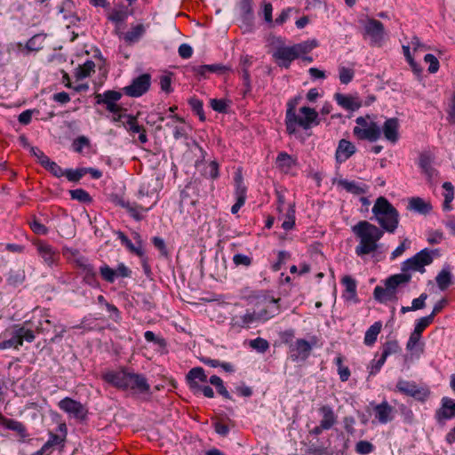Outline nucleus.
Returning a JSON list of instances; mask_svg holds the SVG:
<instances>
[{
    "label": "nucleus",
    "mask_w": 455,
    "mask_h": 455,
    "mask_svg": "<svg viewBox=\"0 0 455 455\" xmlns=\"http://www.w3.org/2000/svg\"><path fill=\"white\" fill-rule=\"evenodd\" d=\"M301 100V96H296L287 102V109L285 113V127L288 134L292 135L297 132V126H300L304 130L310 129L313 125L319 124L318 113L312 108L301 107L299 113L303 116L296 114V107Z\"/></svg>",
    "instance_id": "1"
},
{
    "label": "nucleus",
    "mask_w": 455,
    "mask_h": 455,
    "mask_svg": "<svg viewBox=\"0 0 455 455\" xmlns=\"http://www.w3.org/2000/svg\"><path fill=\"white\" fill-rule=\"evenodd\" d=\"M371 212L384 230L388 233L395 231L399 224V212L386 197L376 199Z\"/></svg>",
    "instance_id": "2"
},
{
    "label": "nucleus",
    "mask_w": 455,
    "mask_h": 455,
    "mask_svg": "<svg viewBox=\"0 0 455 455\" xmlns=\"http://www.w3.org/2000/svg\"><path fill=\"white\" fill-rule=\"evenodd\" d=\"M411 276L405 274L395 275L386 282V286H376L374 297L381 303L391 301L395 298L396 288L401 283H408Z\"/></svg>",
    "instance_id": "3"
},
{
    "label": "nucleus",
    "mask_w": 455,
    "mask_h": 455,
    "mask_svg": "<svg viewBox=\"0 0 455 455\" xmlns=\"http://www.w3.org/2000/svg\"><path fill=\"white\" fill-rule=\"evenodd\" d=\"M437 250L423 249L416 253L413 257L406 259L403 263V271H418L425 272V267L433 262L434 257L438 256Z\"/></svg>",
    "instance_id": "4"
},
{
    "label": "nucleus",
    "mask_w": 455,
    "mask_h": 455,
    "mask_svg": "<svg viewBox=\"0 0 455 455\" xmlns=\"http://www.w3.org/2000/svg\"><path fill=\"white\" fill-rule=\"evenodd\" d=\"M352 232L360 241L359 245L355 248V253L358 256L370 253V222L366 220L359 221L352 227Z\"/></svg>",
    "instance_id": "5"
},
{
    "label": "nucleus",
    "mask_w": 455,
    "mask_h": 455,
    "mask_svg": "<svg viewBox=\"0 0 455 455\" xmlns=\"http://www.w3.org/2000/svg\"><path fill=\"white\" fill-rule=\"evenodd\" d=\"M123 94L120 92L108 90L103 93H95L94 99L97 105H104L106 109L114 115L120 113L122 108L117 104Z\"/></svg>",
    "instance_id": "6"
},
{
    "label": "nucleus",
    "mask_w": 455,
    "mask_h": 455,
    "mask_svg": "<svg viewBox=\"0 0 455 455\" xmlns=\"http://www.w3.org/2000/svg\"><path fill=\"white\" fill-rule=\"evenodd\" d=\"M58 405L61 411L72 415L80 422H84L87 419L88 410L83 403L76 400L65 397L59 402Z\"/></svg>",
    "instance_id": "7"
},
{
    "label": "nucleus",
    "mask_w": 455,
    "mask_h": 455,
    "mask_svg": "<svg viewBox=\"0 0 455 455\" xmlns=\"http://www.w3.org/2000/svg\"><path fill=\"white\" fill-rule=\"evenodd\" d=\"M151 76L142 74L134 78L130 85L123 88L124 93L129 97L138 98L145 94L150 88Z\"/></svg>",
    "instance_id": "8"
},
{
    "label": "nucleus",
    "mask_w": 455,
    "mask_h": 455,
    "mask_svg": "<svg viewBox=\"0 0 455 455\" xmlns=\"http://www.w3.org/2000/svg\"><path fill=\"white\" fill-rule=\"evenodd\" d=\"M34 245L36 248L38 255L47 266L53 267L57 265L60 259V252L57 249L41 240L34 242Z\"/></svg>",
    "instance_id": "9"
},
{
    "label": "nucleus",
    "mask_w": 455,
    "mask_h": 455,
    "mask_svg": "<svg viewBox=\"0 0 455 455\" xmlns=\"http://www.w3.org/2000/svg\"><path fill=\"white\" fill-rule=\"evenodd\" d=\"M399 344L396 340H388L385 342L381 347L380 355H375V364L371 365V375L379 372L385 363L387 356L395 354L399 351Z\"/></svg>",
    "instance_id": "10"
},
{
    "label": "nucleus",
    "mask_w": 455,
    "mask_h": 455,
    "mask_svg": "<svg viewBox=\"0 0 455 455\" xmlns=\"http://www.w3.org/2000/svg\"><path fill=\"white\" fill-rule=\"evenodd\" d=\"M279 300L280 299L264 297L261 300L263 307L257 311L258 319L265 322L277 315L280 312Z\"/></svg>",
    "instance_id": "11"
},
{
    "label": "nucleus",
    "mask_w": 455,
    "mask_h": 455,
    "mask_svg": "<svg viewBox=\"0 0 455 455\" xmlns=\"http://www.w3.org/2000/svg\"><path fill=\"white\" fill-rule=\"evenodd\" d=\"M157 199L158 198L155 196L148 206H145L143 204H138L136 202L131 203L124 200H121L119 204L128 212L131 217L139 221L144 218L141 212H148L150 209H152L153 206L156 205Z\"/></svg>",
    "instance_id": "12"
},
{
    "label": "nucleus",
    "mask_w": 455,
    "mask_h": 455,
    "mask_svg": "<svg viewBox=\"0 0 455 455\" xmlns=\"http://www.w3.org/2000/svg\"><path fill=\"white\" fill-rule=\"evenodd\" d=\"M312 345L304 339H298L294 344L290 345L291 359L293 362L305 361L310 355Z\"/></svg>",
    "instance_id": "13"
},
{
    "label": "nucleus",
    "mask_w": 455,
    "mask_h": 455,
    "mask_svg": "<svg viewBox=\"0 0 455 455\" xmlns=\"http://www.w3.org/2000/svg\"><path fill=\"white\" fill-rule=\"evenodd\" d=\"M396 387L400 392L411 395L419 401H424L428 396L427 390L419 388L413 382L400 380L397 383Z\"/></svg>",
    "instance_id": "14"
},
{
    "label": "nucleus",
    "mask_w": 455,
    "mask_h": 455,
    "mask_svg": "<svg viewBox=\"0 0 455 455\" xmlns=\"http://www.w3.org/2000/svg\"><path fill=\"white\" fill-rule=\"evenodd\" d=\"M388 39L385 25L375 19H371V46H382Z\"/></svg>",
    "instance_id": "15"
},
{
    "label": "nucleus",
    "mask_w": 455,
    "mask_h": 455,
    "mask_svg": "<svg viewBox=\"0 0 455 455\" xmlns=\"http://www.w3.org/2000/svg\"><path fill=\"white\" fill-rule=\"evenodd\" d=\"M273 57L278 60V65L288 68L291 62L297 59L296 52L292 46H281L278 47L273 53Z\"/></svg>",
    "instance_id": "16"
},
{
    "label": "nucleus",
    "mask_w": 455,
    "mask_h": 455,
    "mask_svg": "<svg viewBox=\"0 0 455 455\" xmlns=\"http://www.w3.org/2000/svg\"><path fill=\"white\" fill-rule=\"evenodd\" d=\"M129 372L121 370V371H112L105 373L103 375V379L111 384L112 386L120 388V389H127V379H128Z\"/></svg>",
    "instance_id": "17"
},
{
    "label": "nucleus",
    "mask_w": 455,
    "mask_h": 455,
    "mask_svg": "<svg viewBox=\"0 0 455 455\" xmlns=\"http://www.w3.org/2000/svg\"><path fill=\"white\" fill-rule=\"evenodd\" d=\"M127 389L131 388L140 394L149 392L150 386L142 374L129 372L127 379Z\"/></svg>",
    "instance_id": "18"
},
{
    "label": "nucleus",
    "mask_w": 455,
    "mask_h": 455,
    "mask_svg": "<svg viewBox=\"0 0 455 455\" xmlns=\"http://www.w3.org/2000/svg\"><path fill=\"white\" fill-rule=\"evenodd\" d=\"M355 153V147L348 140L342 139L339 141L335 153L336 162L342 164Z\"/></svg>",
    "instance_id": "19"
},
{
    "label": "nucleus",
    "mask_w": 455,
    "mask_h": 455,
    "mask_svg": "<svg viewBox=\"0 0 455 455\" xmlns=\"http://www.w3.org/2000/svg\"><path fill=\"white\" fill-rule=\"evenodd\" d=\"M228 71V68L222 64H212V65H201V66H194L192 67V72L199 76V78H207V74L209 73H216V74H225Z\"/></svg>",
    "instance_id": "20"
},
{
    "label": "nucleus",
    "mask_w": 455,
    "mask_h": 455,
    "mask_svg": "<svg viewBox=\"0 0 455 455\" xmlns=\"http://www.w3.org/2000/svg\"><path fill=\"white\" fill-rule=\"evenodd\" d=\"M186 380L192 390L194 388H200L199 382L205 383L208 381L207 375L202 367L192 368L186 375Z\"/></svg>",
    "instance_id": "21"
},
{
    "label": "nucleus",
    "mask_w": 455,
    "mask_h": 455,
    "mask_svg": "<svg viewBox=\"0 0 455 455\" xmlns=\"http://www.w3.org/2000/svg\"><path fill=\"white\" fill-rule=\"evenodd\" d=\"M419 166L429 182H433L437 176L436 170L433 167V158L427 153L419 156Z\"/></svg>",
    "instance_id": "22"
},
{
    "label": "nucleus",
    "mask_w": 455,
    "mask_h": 455,
    "mask_svg": "<svg viewBox=\"0 0 455 455\" xmlns=\"http://www.w3.org/2000/svg\"><path fill=\"white\" fill-rule=\"evenodd\" d=\"M407 209L421 215H427L431 212L433 206L430 201L419 196H413L409 199Z\"/></svg>",
    "instance_id": "23"
},
{
    "label": "nucleus",
    "mask_w": 455,
    "mask_h": 455,
    "mask_svg": "<svg viewBox=\"0 0 455 455\" xmlns=\"http://www.w3.org/2000/svg\"><path fill=\"white\" fill-rule=\"evenodd\" d=\"M374 412L376 419L381 424H386L394 418V409L386 402L377 405Z\"/></svg>",
    "instance_id": "24"
},
{
    "label": "nucleus",
    "mask_w": 455,
    "mask_h": 455,
    "mask_svg": "<svg viewBox=\"0 0 455 455\" xmlns=\"http://www.w3.org/2000/svg\"><path fill=\"white\" fill-rule=\"evenodd\" d=\"M399 124L397 119L389 118L384 123L383 133L385 138L391 143H395L399 139Z\"/></svg>",
    "instance_id": "25"
},
{
    "label": "nucleus",
    "mask_w": 455,
    "mask_h": 455,
    "mask_svg": "<svg viewBox=\"0 0 455 455\" xmlns=\"http://www.w3.org/2000/svg\"><path fill=\"white\" fill-rule=\"evenodd\" d=\"M452 399L443 397L442 399V407L435 412V419L439 423H444L445 420L453 418Z\"/></svg>",
    "instance_id": "26"
},
{
    "label": "nucleus",
    "mask_w": 455,
    "mask_h": 455,
    "mask_svg": "<svg viewBox=\"0 0 455 455\" xmlns=\"http://www.w3.org/2000/svg\"><path fill=\"white\" fill-rule=\"evenodd\" d=\"M337 103L346 110L355 111L361 107V102L350 95H345L339 92L334 94Z\"/></svg>",
    "instance_id": "27"
},
{
    "label": "nucleus",
    "mask_w": 455,
    "mask_h": 455,
    "mask_svg": "<svg viewBox=\"0 0 455 455\" xmlns=\"http://www.w3.org/2000/svg\"><path fill=\"white\" fill-rule=\"evenodd\" d=\"M323 419L320 421L321 427L325 429H331L337 422L336 416L332 409L329 405H323L319 409Z\"/></svg>",
    "instance_id": "28"
},
{
    "label": "nucleus",
    "mask_w": 455,
    "mask_h": 455,
    "mask_svg": "<svg viewBox=\"0 0 455 455\" xmlns=\"http://www.w3.org/2000/svg\"><path fill=\"white\" fill-rule=\"evenodd\" d=\"M356 126L354 128V135L359 140H370V124L363 116L356 118Z\"/></svg>",
    "instance_id": "29"
},
{
    "label": "nucleus",
    "mask_w": 455,
    "mask_h": 455,
    "mask_svg": "<svg viewBox=\"0 0 455 455\" xmlns=\"http://www.w3.org/2000/svg\"><path fill=\"white\" fill-rule=\"evenodd\" d=\"M451 268L445 265L435 277L436 283L440 290H446L451 283Z\"/></svg>",
    "instance_id": "30"
},
{
    "label": "nucleus",
    "mask_w": 455,
    "mask_h": 455,
    "mask_svg": "<svg viewBox=\"0 0 455 455\" xmlns=\"http://www.w3.org/2000/svg\"><path fill=\"white\" fill-rule=\"evenodd\" d=\"M276 164L278 168L287 172L290 169L297 164V160L286 152H281L276 157Z\"/></svg>",
    "instance_id": "31"
},
{
    "label": "nucleus",
    "mask_w": 455,
    "mask_h": 455,
    "mask_svg": "<svg viewBox=\"0 0 455 455\" xmlns=\"http://www.w3.org/2000/svg\"><path fill=\"white\" fill-rule=\"evenodd\" d=\"M443 196L444 198L443 203V210L445 212H450L453 209L451 206V202L454 199V187L451 182L446 181L443 184Z\"/></svg>",
    "instance_id": "32"
},
{
    "label": "nucleus",
    "mask_w": 455,
    "mask_h": 455,
    "mask_svg": "<svg viewBox=\"0 0 455 455\" xmlns=\"http://www.w3.org/2000/svg\"><path fill=\"white\" fill-rule=\"evenodd\" d=\"M338 185L344 188L347 192L354 195H362L366 192L367 186L361 187L355 181H349L347 180H338Z\"/></svg>",
    "instance_id": "33"
},
{
    "label": "nucleus",
    "mask_w": 455,
    "mask_h": 455,
    "mask_svg": "<svg viewBox=\"0 0 455 455\" xmlns=\"http://www.w3.org/2000/svg\"><path fill=\"white\" fill-rule=\"evenodd\" d=\"M81 272L84 275L83 279L85 283L92 288H98L100 286L95 268L92 264L90 266H84V269Z\"/></svg>",
    "instance_id": "34"
},
{
    "label": "nucleus",
    "mask_w": 455,
    "mask_h": 455,
    "mask_svg": "<svg viewBox=\"0 0 455 455\" xmlns=\"http://www.w3.org/2000/svg\"><path fill=\"white\" fill-rule=\"evenodd\" d=\"M95 63L92 60H87L83 65L76 68L75 76L77 80H82L91 76L94 72Z\"/></svg>",
    "instance_id": "35"
},
{
    "label": "nucleus",
    "mask_w": 455,
    "mask_h": 455,
    "mask_svg": "<svg viewBox=\"0 0 455 455\" xmlns=\"http://www.w3.org/2000/svg\"><path fill=\"white\" fill-rule=\"evenodd\" d=\"M342 284L345 286L344 297L347 299H352L356 296V283L355 281L349 275H345L341 280Z\"/></svg>",
    "instance_id": "36"
},
{
    "label": "nucleus",
    "mask_w": 455,
    "mask_h": 455,
    "mask_svg": "<svg viewBox=\"0 0 455 455\" xmlns=\"http://www.w3.org/2000/svg\"><path fill=\"white\" fill-rule=\"evenodd\" d=\"M3 420L4 421V427H5L7 429L16 432L21 438L28 436L26 427L21 422L12 419Z\"/></svg>",
    "instance_id": "37"
},
{
    "label": "nucleus",
    "mask_w": 455,
    "mask_h": 455,
    "mask_svg": "<svg viewBox=\"0 0 455 455\" xmlns=\"http://www.w3.org/2000/svg\"><path fill=\"white\" fill-rule=\"evenodd\" d=\"M20 346H22V340H20V336L17 331L16 326H14L11 338L0 343V349L10 347L19 348Z\"/></svg>",
    "instance_id": "38"
},
{
    "label": "nucleus",
    "mask_w": 455,
    "mask_h": 455,
    "mask_svg": "<svg viewBox=\"0 0 455 455\" xmlns=\"http://www.w3.org/2000/svg\"><path fill=\"white\" fill-rule=\"evenodd\" d=\"M284 218L282 228L284 230H291L293 228L295 225V204H290L289 208L284 214H283Z\"/></svg>",
    "instance_id": "39"
},
{
    "label": "nucleus",
    "mask_w": 455,
    "mask_h": 455,
    "mask_svg": "<svg viewBox=\"0 0 455 455\" xmlns=\"http://www.w3.org/2000/svg\"><path fill=\"white\" fill-rule=\"evenodd\" d=\"M155 196L157 197V195L153 191L150 192L145 185L140 186L137 194L139 204H143L145 206H148Z\"/></svg>",
    "instance_id": "40"
},
{
    "label": "nucleus",
    "mask_w": 455,
    "mask_h": 455,
    "mask_svg": "<svg viewBox=\"0 0 455 455\" xmlns=\"http://www.w3.org/2000/svg\"><path fill=\"white\" fill-rule=\"evenodd\" d=\"M315 40L305 41L297 44L292 45L294 52H296L297 59L303 54L308 53L314 48L317 46Z\"/></svg>",
    "instance_id": "41"
},
{
    "label": "nucleus",
    "mask_w": 455,
    "mask_h": 455,
    "mask_svg": "<svg viewBox=\"0 0 455 455\" xmlns=\"http://www.w3.org/2000/svg\"><path fill=\"white\" fill-rule=\"evenodd\" d=\"M411 45H403V54H404V57L406 59V60L408 61L410 67L411 68L413 73L419 76L422 73V68L419 64H418L414 59L412 58L411 54Z\"/></svg>",
    "instance_id": "42"
},
{
    "label": "nucleus",
    "mask_w": 455,
    "mask_h": 455,
    "mask_svg": "<svg viewBox=\"0 0 455 455\" xmlns=\"http://www.w3.org/2000/svg\"><path fill=\"white\" fill-rule=\"evenodd\" d=\"M421 334L412 331L406 343V349L410 352H415L418 349L422 351L423 343L420 341Z\"/></svg>",
    "instance_id": "43"
},
{
    "label": "nucleus",
    "mask_w": 455,
    "mask_h": 455,
    "mask_svg": "<svg viewBox=\"0 0 455 455\" xmlns=\"http://www.w3.org/2000/svg\"><path fill=\"white\" fill-rule=\"evenodd\" d=\"M257 321H259V319H258L256 311L247 312L235 322V325H237L241 328H248L251 323Z\"/></svg>",
    "instance_id": "44"
},
{
    "label": "nucleus",
    "mask_w": 455,
    "mask_h": 455,
    "mask_svg": "<svg viewBox=\"0 0 455 455\" xmlns=\"http://www.w3.org/2000/svg\"><path fill=\"white\" fill-rule=\"evenodd\" d=\"M126 118V122L124 126L126 129L132 133H140L145 131L144 126L140 125L137 120V117L132 115L124 116Z\"/></svg>",
    "instance_id": "45"
},
{
    "label": "nucleus",
    "mask_w": 455,
    "mask_h": 455,
    "mask_svg": "<svg viewBox=\"0 0 455 455\" xmlns=\"http://www.w3.org/2000/svg\"><path fill=\"white\" fill-rule=\"evenodd\" d=\"M69 194L73 200H76L83 204H90L92 201L90 194L83 188L69 190Z\"/></svg>",
    "instance_id": "46"
},
{
    "label": "nucleus",
    "mask_w": 455,
    "mask_h": 455,
    "mask_svg": "<svg viewBox=\"0 0 455 455\" xmlns=\"http://www.w3.org/2000/svg\"><path fill=\"white\" fill-rule=\"evenodd\" d=\"M344 358L341 355H339L335 358V364L338 368V373L341 381H347L350 377V370L347 366L343 364Z\"/></svg>",
    "instance_id": "47"
},
{
    "label": "nucleus",
    "mask_w": 455,
    "mask_h": 455,
    "mask_svg": "<svg viewBox=\"0 0 455 455\" xmlns=\"http://www.w3.org/2000/svg\"><path fill=\"white\" fill-rule=\"evenodd\" d=\"M354 76V69L343 66L339 68V77L341 84H349L353 80Z\"/></svg>",
    "instance_id": "48"
},
{
    "label": "nucleus",
    "mask_w": 455,
    "mask_h": 455,
    "mask_svg": "<svg viewBox=\"0 0 455 455\" xmlns=\"http://www.w3.org/2000/svg\"><path fill=\"white\" fill-rule=\"evenodd\" d=\"M85 175L84 168L65 170L64 176L71 182H78Z\"/></svg>",
    "instance_id": "49"
},
{
    "label": "nucleus",
    "mask_w": 455,
    "mask_h": 455,
    "mask_svg": "<svg viewBox=\"0 0 455 455\" xmlns=\"http://www.w3.org/2000/svg\"><path fill=\"white\" fill-rule=\"evenodd\" d=\"M188 104L191 107L192 110L198 116L200 121H205V116L203 109L202 100L196 98H192L188 100Z\"/></svg>",
    "instance_id": "50"
},
{
    "label": "nucleus",
    "mask_w": 455,
    "mask_h": 455,
    "mask_svg": "<svg viewBox=\"0 0 455 455\" xmlns=\"http://www.w3.org/2000/svg\"><path fill=\"white\" fill-rule=\"evenodd\" d=\"M100 274L103 280H105L108 283H114L116 280V271L115 269L111 268L108 265L103 264L100 267Z\"/></svg>",
    "instance_id": "51"
},
{
    "label": "nucleus",
    "mask_w": 455,
    "mask_h": 455,
    "mask_svg": "<svg viewBox=\"0 0 455 455\" xmlns=\"http://www.w3.org/2000/svg\"><path fill=\"white\" fill-rule=\"evenodd\" d=\"M43 167L50 172L54 177L60 178L64 176L65 171H63L57 163L52 161L51 159L47 160Z\"/></svg>",
    "instance_id": "52"
},
{
    "label": "nucleus",
    "mask_w": 455,
    "mask_h": 455,
    "mask_svg": "<svg viewBox=\"0 0 455 455\" xmlns=\"http://www.w3.org/2000/svg\"><path fill=\"white\" fill-rule=\"evenodd\" d=\"M383 234V230L371 225V257H376L375 252L378 249L377 242L382 237Z\"/></svg>",
    "instance_id": "53"
},
{
    "label": "nucleus",
    "mask_w": 455,
    "mask_h": 455,
    "mask_svg": "<svg viewBox=\"0 0 455 455\" xmlns=\"http://www.w3.org/2000/svg\"><path fill=\"white\" fill-rule=\"evenodd\" d=\"M145 29L142 24L136 25L132 28L131 31H128L124 36L126 41L133 42L138 40L144 33Z\"/></svg>",
    "instance_id": "54"
},
{
    "label": "nucleus",
    "mask_w": 455,
    "mask_h": 455,
    "mask_svg": "<svg viewBox=\"0 0 455 455\" xmlns=\"http://www.w3.org/2000/svg\"><path fill=\"white\" fill-rule=\"evenodd\" d=\"M25 280V273L23 270L11 271L7 281L10 284L17 286Z\"/></svg>",
    "instance_id": "55"
},
{
    "label": "nucleus",
    "mask_w": 455,
    "mask_h": 455,
    "mask_svg": "<svg viewBox=\"0 0 455 455\" xmlns=\"http://www.w3.org/2000/svg\"><path fill=\"white\" fill-rule=\"evenodd\" d=\"M434 319L432 316L427 315L424 317H421L416 321L415 327L413 331L422 334L424 330L428 327L432 323Z\"/></svg>",
    "instance_id": "56"
},
{
    "label": "nucleus",
    "mask_w": 455,
    "mask_h": 455,
    "mask_svg": "<svg viewBox=\"0 0 455 455\" xmlns=\"http://www.w3.org/2000/svg\"><path fill=\"white\" fill-rule=\"evenodd\" d=\"M424 61L426 63L429 64L428 68H427L429 73L435 74L438 71V69L440 68V64H439V60H437V58L435 55L430 54V53L426 54L424 57Z\"/></svg>",
    "instance_id": "57"
},
{
    "label": "nucleus",
    "mask_w": 455,
    "mask_h": 455,
    "mask_svg": "<svg viewBox=\"0 0 455 455\" xmlns=\"http://www.w3.org/2000/svg\"><path fill=\"white\" fill-rule=\"evenodd\" d=\"M250 346L260 353L266 352L269 347L267 340L259 337L251 340Z\"/></svg>",
    "instance_id": "58"
},
{
    "label": "nucleus",
    "mask_w": 455,
    "mask_h": 455,
    "mask_svg": "<svg viewBox=\"0 0 455 455\" xmlns=\"http://www.w3.org/2000/svg\"><path fill=\"white\" fill-rule=\"evenodd\" d=\"M233 262L236 267H250L252 263V258L244 254L237 253L234 255Z\"/></svg>",
    "instance_id": "59"
},
{
    "label": "nucleus",
    "mask_w": 455,
    "mask_h": 455,
    "mask_svg": "<svg viewBox=\"0 0 455 455\" xmlns=\"http://www.w3.org/2000/svg\"><path fill=\"white\" fill-rule=\"evenodd\" d=\"M219 164L216 161H212L204 171L205 177L212 178L213 180L219 177Z\"/></svg>",
    "instance_id": "60"
},
{
    "label": "nucleus",
    "mask_w": 455,
    "mask_h": 455,
    "mask_svg": "<svg viewBox=\"0 0 455 455\" xmlns=\"http://www.w3.org/2000/svg\"><path fill=\"white\" fill-rule=\"evenodd\" d=\"M211 107L219 113H227L228 103L226 100L212 99L211 100Z\"/></svg>",
    "instance_id": "61"
},
{
    "label": "nucleus",
    "mask_w": 455,
    "mask_h": 455,
    "mask_svg": "<svg viewBox=\"0 0 455 455\" xmlns=\"http://www.w3.org/2000/svg\"><path fill=\"white\" fill-rule=\"evenodd\" d=\"M15 326L19 335L20 336V340H22V342L24 340L28 342H32L35 339V334L33 331L25 329L24 327H21L20 325Z\"/></svg>",
    "instance_id": "62"
},
{
    "label": "nucleus",
    "mask_w": 455,
    "mask_h": 455,
    "mask_svg": "<svg viewBox=\"0 0 455 455\" xmlns=\"http://www.w3.org/2000/svg\"><path fill=\"white\" fill-rule=\"evenodd\" d=\"M127 12L122 10H114L108 16V20L116 24L122 23L127 19Z\"/></svg>",
    "instance_id": "63"
},
{
    "label": "nucleus",
    "mask_w": 455,
    "mask_h": 455,
    "mask_svg": "<svg viewBox=\"0 0 455 455\" xmlns=\"http://www.w3.org/2000/svg\"><path fill=\"white\" fill-rule=\"evenodd\" d=\"M427 240L430 244H439L443 240V233L441 230L429 231Z\"/></svg>",
    "instance_id": "64"
}]
</instances>
